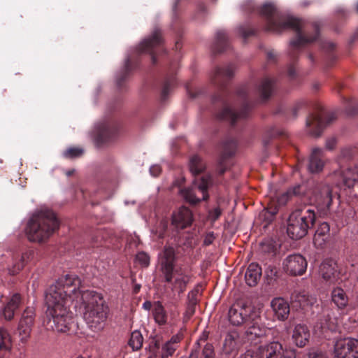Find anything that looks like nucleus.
Here are the masks:
<instances>
[{"label":"nucleus","mask_w":358,"mask_h":358,"mask_svg":"<svg viewBox=\"0 0 358 358\" xmlns=\"http://www.w3.org/2000/svg\"><path fill=\"white\" fill-rule=\"evenodd\" d=\"M80 285L78 276L66 275L49 287L45 295L48 329L64 333L69 329L72 320L71 305L83 315L92 331L97 332L103 329L109 309L103 295L94 290H80Z\"/></svg>","instance_id":"f257e3e1"},{"label":"nucleus","mask_w":358,"mask_h":358,"mask_svg":"<svg viewBox=\"0 0 358 358\" xmlns=\"http://www.w3.org/2000/svg\"><path fill=\"white\" fill-rule=\"evenodd\" d=\"M59 228L55 213L49 209L36 212L29 220L25 231L31 241L42 242L48 239Z\"/></svg>","instance_id":"f03ea898"},{"label":"nucleus","mask_w":358,"mask_h":358,"mask_svg":"<svg viewBox=\"0 0 358 358\" xmlns=\"http://www.w3.org/2000/svg\"><path fill=\"white\" fill-rule=\"evenodd\" d=\"M262 13L268 17L267 24L268 30L280 32L284 29L291 28L298 33L296 40L292 42L293 45H299L305 43L312 42L317 37V36H315L308 38L302 36L300 32L301 21L292 17H285L275 14V8L271 3L264 4L262 8Z\"/></svg>","instance_id":"7ed1b4c3"},{"label":"nucleus","mask_w":358,"mask_h":358,"mask_svg":"<svg viewBox=\"0 0 358 358\" xmlns=\"http://www.w3.org/2000/svg\"><path fill=\"white\" fill-rule=\"evenodd\" d=\"M315 218L314 210L309 208H303L292 212L287 221V235L295 240L304 237L308 229L313 224Z\"/></svg>","instance_id":"20e7f679"},{"label":"nucleus","mask_w":358,"mask_h":358,"mask_svg":"<svg viewBox=\"0 0 358 358\" xmlns=\"http://www.w3.org/2000/svg\"><path fill=\"white\" fill-rule=\"evenodd\" d=\"M210 184V178H201L199 180L194 181L193 187L180 189V196L192 204L197 203L201 200H206L208 197L207 189Z\"/></svg>","instance_id":"39448f33"},{"label":"nucleus","mask_w":358,"mask_h":358,"mask_svg":"<svg viewBox=\"0 0 358 358\" xmlns=\"http://www.w3.org/2000/svg\"><path fill=\"white\" fill-rule=\"evenodd\" d=\"M257 317V314L254 308L243 301L234 303L229 308L228 313L229 320L234 326H238L250 320H254Z\"/></svg>","instance_id":"423d86ee"},{"label":"nucleus","mask_w":358,"mask_h":358,"mask_svg":"<svg viewBox=\"0 0 358 358\" xmlns=\"http://www.w3.org/2000/svg\"><path fill=\"white\" fill-rule=\"evenodd\" d=\"M333 355L334 358H358V339L346 337L336 340Z\"/></svg>","instance_id":"0eeeda50"},{"label":"nucleus","mask_w":358,"mask_h":358,"mask_svg":"<svg viewBox=\"0 0 358 358\" xmlns=\"http://www.w3.org/2000/svg\"><path fill=\"white\" fill-rule=\"evenodd\" d=\"M164 280L170 285L173 292L182 293L187 287L191 279L189 271L182 266L177 267L169 273V276H163Z\"/></svg>","instance_id":"6e6552de"},{"label":"nucleus","mask_w":358,"mask_h":358,"mask_svg":"<svg viewBox=\"0 0 358 358\" xmlns=\"http://www.w3.org/2000/svg\"><path fill=\"white\" fill-rule=\"evenodd\" d=\"M261 358H296L294 350L283 348L278 341H272L258 348Z\"/></svg>","instance_id":"1a4fd4ad"},{"label":"nucleus","mask_w":358,"mask_h":358,"mask_svg":"<svg viewBox=\"0 0 358 358\" xmlns=\"http://www.w3.org/2000/svg\"><path fill=\"white\" fill-rule=\"evenodd\" d=\"M307 266L306 259L300 254L288 255L282 262V270L287 275L292 276L303 275L306 271Z\"/></svg>","instance_id":"9d476101"},{"label":"nucleus","mask_w":358,"mask_h":358,"mask_svg":"<svg viewBox=\"0 0 358 358\" xmlns=\"http://www.w3.org/2000/svg\"><path fill=\"white\" fill-rule=\"evenodd\" d=\"M333 177L338 180L336 185L341 189H351L358 183V167H350L336 171Z\"/></svg>","instance_id":"9b49d317"},{"label":"nucleus","mask_w":358,"mask_h":358,"mask_svg":"<svg viewBox=\"0 0 358 358\" xmlns=\"http://www.w3.org/2000/svg\"><path fill=\"white\" fill-rule=\"evenodd\" d=\"M319 274L322 280L328 285L334 284L340 279L338 264L331 259H325L321 263Z\"/></svg>","instance_id":"f8f14e48"},{"label":"nucleus","mask_w":358,"mask_h":358,"mask_svg":"<svg viewBox=\"0 0 358 358\" xmlns=\"http://www.w3.org/2000/svg\"><path fill=\"white\" fill-rule=\"evenodd\" d=\"M34 315V310L31 307L25 309L22 313L17 327V333L22 342L27 341L30 336Z\"/></svg>","instance_id":"ddd939ff"},{"label":"nucleus","mask_w":358,"mask_h":358,"mask_svg":"<svg viewBox=\"0 0 358 358\" xmlns=\"http://www.w3.org/2000/svg\"><path fill=\"white\" fill-rule=\"evenodd\" d=\"M176 255L173 248H165L159 256V269L162 276H169V273L175 270Z\"/></svg>","instance_id":"4468645a"},{"label":"nucleus","mask_w":358,"mask_h":358,"mask_svg":"<svg viewBox=\"0 0 358 358\" xmlns=\"http://www.w3.org/2000/svg\"><path fill=\"white\" fill-rule=\"evenodd\" d=\"M192 213L186 207L182 206L173 213L172 224L177 228H186L192 223Z\"/></svg>","instance_id":"2eb2a0df"},{"label":"nucleus","mask_w":358,"mask_h":358,"mask_svg":"<svg viewBox=\"0 0 358 358\" xmlns=\"http://www.w3.org/2000/svg\"><path fill=\"white\" fill-rule=\"evenodd\" d=\"M271 307L274 317L280 321H285L288 318L290 312L289 303L282 297H276L271 300Z\"/></svg>","instance_id":"dca6fc26"},{"label":"nucleus","mask_w":358,"mask_h":358,"mask_svg":"<svg viewBox=\"0 0 358 358\" xmlns=\"http://www.w3.org/2000/svg\"><path fill=\"white\" fill-rule=\"evenodd\" d=\"M257 317L254 320L248 321V326L245 331L246 338L250 341H254L256 338L264 337L268 329L264 325L259 324Z\"/></svg>","instance_id":"f3484780"},{"label":"nucleus","mask_w":358,"mask_h":358,"mask_svg":"<svg viewBox=\"0 0 358 358\" xmlns=\"http://www.w3.org/2000/svg\"><path fill=\"white\" fill-rule=\"evenodd\" d=\"M306 130L309 135L318 137L322 134L324 124L319 114L311 115L306 120Z\"/></svg>","instance_id":"a211bd4d"},{"label":"nucleus","mask_w":358,"mask_h":358,"mask_svg":"<svg viewBox=\"0 0 358 358\" xmlns=\"http://www.w3.org/2000/svg\"><path fill=\"white\" fill-rule=\"evenodd\" d=\"M332 189L329 185L321 186L315 194L314 202L321 207H329L332 201Z\"/></svg>","instance_id":"6ab92c4d"},{"label":"nucleus","mask_w":358,"mask_h":358,"mask_svg":"<svg viewBox=\"0 0 358 358\" xmlns=\"http://www.w3.org/2000/svg\"><path fill=\"white\" fill-rule=\"evenodd\" d=\"M116 136V129L105 126L99 129L98 134L94 137V141L97 147H101L115 140Z\"/></svg>","instance_id":"aec40b11"},{"label":"nucleus","mask_w":358,"mask_h":358,"mask_svg":"<svg viewBox=\"0 0 358 358\" xmlns=\"http://www.w3.org/2000/svg\"><path fill=\"white\" fill-rule=\"evenodd\" d=\"M310 331L304 324H296L293 330L292 339L296 346L304 347L309 341Z\"/></svg>","instance_id":"412c9836"},{"label":"nucleus","mask_w":358,"mask_h":358,"mask_svg":"<svg viewBox=\"0 0 358 358\" xmlns=\"http://www.w3.org/2000/svg\"><path fill=\"white\" fill-rule=\"evenodd\" d=\"M262 276L261 267L255 263L250 264L245 274L246 283L252 287L257 284Z\"/></svg>","instance_id":"4be33fe9"},{"label":"nucleus","mask_w":358,"mask_h":358,"mask_svg":"<svg viewBox=\"0 0 358 358\" xmlns=\"http://www.w3.org/2000/svg\"><path fill=\"white\" fill-rule=\"evenodd\" d=\"M322 153L321 149L314 148L313 150L308 166V170L311 173H318L322 170L324 162L321 159Z\"/></svg>","instance_id":"5701e85b"},{"label":"nucleus","mask_w":358,"mask_h":358,"mask_svg":"<svg viewBox=\"0 0 358 358\" xmlns=\"http://www.w3.org/2000/svg\"><path fill=\"white\" fill-rule=\"evenodd\" d=\"M180 340V336L174 335L170 340L163 344L162 347L161 358H169V357H172L177 350Z\"/></svg>","instance_id":"b1692460"},{"label":"nucleus","mask_w":358,"mask_h":358,"mask_svg":"<svg viewBox=\"0 0 358 358\" xmlns=\"http://www.w3.org/2000/svg\"><path fill=\"white\" fill-rule=\"evenodd\" d=\"M278 212V208L274 201L269 203V206L262 210L259 215L258 219L263 224L264 227H266L274 219Z\"/></svg>","instance_id":"393cba45"},{"label":"nucleus","mask_w":358,"mask_h":358,"mask_svg":"<svg viewBox=\"0 0 358 358\" xmlns=\"http://www.w3.org/2000/svg\"><path fill=\"white\" fill-rule=\"evenodd\" d=\"M21 298L18 294H15L7 303L3 310V315L7 320H10L14 316L15 310H17L20 304Z\"/></svg>","instance_id":"a878e982"},{"label":"nucleus","mask_w":358,"mask_h":358,"mask_svg":"<svg viewBox=\"0 0 358 358\" xmlns=\"http://www.w3.org/2000/svg\"><path fill=\"white\" fill-rule=\"evenodd\" d=\"M331 300L340 309L345 308L348 303V297L345 292L341 287H335L331 292Z\"/></svg>","instance_id":"bb28decb"},{"label":"nucleus","mask_w":358,"mask_h":358,"mask_svg":"<svg viewBox=\"0 0 358 358\" xmlns=\"http://www.w3.org/2000/svg\"><path fill=\"white\" fill-rule=\"evenodd\" d=\"M292 299L303 308L312 306L315 301V299L305 291L295 292L292 294Z\"/></svg>","instance_id":"cd10ccee"},{"label":"nucleus","mask_w":358,"mask_h":358,"mask_svg":"<svg viewBox=\"0 0 358 358\" xmlns=\"http://www.w3.org/2000/svg\"><path fill=\"white\" fill-rule=\"evenodd\" d=\"M162 41L161 37V33L159 30H155L148 38L145 39L140 44V48L141 51L148 50L158 45Z\"/></svg>","instance_id":"c85d7f7f"},{"label":"nucleus","mask_w":358,"mask_h":358,"mask_svg":"<svg viewBox=\"0 0 358 358\" xmlns=\"http://www.w3.org/2000/svg\"><path fill=\"white\" fill-rule=\"evenodd\" d=\"M153 316L155 322L160 325L164 324L167 322V314L163 306L159 301L154 303Z\"/></svg>","instance_id":"c756f323"},{"label":"nucleus","mask_w":358,"mask_h":358,"mask_svg":"<svg viewBox=\"0 0 358 358\" xmlns=\"http://www.w3.org/2000/svg\"><path fill=\"white\" fill-rule=\"evenodd\" d=\"M30 253H24L22 255H18L15 257L13 259V262L12 264V267L9 268V272L14 275L18 273L24 266V262L27 259L29 258Z\"/></svg>","instance_id":"7c9ffc66"},{"label":"nucleus","mask_w":358,"mask_h":358,"mask_svg":"<svg viewBox=\"0 0 358 358\" xmlns=\"http://www.w3.org/2000/svg\"><path fill=\"white\" fill-rule=\"evenodd\" d=\"M206 168V164L198 155L192 157L189 161V169L194 175L201 173Z\"/></svg>","instance_id":"2f4dec72"},{"label":"nucleus","mask_w":358,"mask_h":358,"mask_svg":"<svg viewBox=\"0 0 358 358\" xmlns=\"http://www.w3.org/2000/svg\"><path fill=\"white\" fill-rule=\"evenodd\" d=\"M12 347L11 337L6 330L0 328V352L10 351Z\"/></svg>","instance_id":"473e14b6"},{"label":"nucleus","mask_w":358,"mask_h":358,"mask_svg":"<svg viewBox=\"0 0 358 358\" xmlns=\"http://www.w3.org/2000/svg\"><path fill=\"white\" fill-rule=\"evenodd\" d=\"M236 334H229L224 340L223 349L225 353L230 354L236 350L237 347Z\"/></svg>","instance_id":"72a5a7b5"},{"label":"nucleus","mask_w":358,"mask_h":358,"mask_svg":"<svg viewBox=\"0 0 358 358\" xmlns=\"http://www.w3.org/2000/svg\"><path fill=\"white\" fill-rule=\"evenodd\" d=\"M273 90V80L268 78L263 79L262 81L259 92L262 97L266 99L271 94Z\"/></svg>","instance_id":"f704fd0d"},{"label":"nucleus","mask_w":358,"mask_h":358,"mask_svg":"<svg viewBox=\"0 0 358 358\" xmlns=\"http://www.w3.org/2000/svg\"><path fill=\"white\" fill-rule=\"evenodd\" d=\"M299 187H295L293 189H290L286 192L281 193L278 197L276 203L278 206H283L287 203L289 198L292 195H296L299 194V191L298 190Z\"/></svg>","instance_id":"c9c22d12"},{"label":"nucleus","mask_w":358,"mask_h":358,"mask_svg":"<svg viewBox=\"0 0 358 358\" xmlns=\"http://www.w3.org/2000/svg\"><path fill=\"white\" fill-rule=\"evenodd\" d=\"M143 340V336L141 333L138 331H135L132 332L131 335L129 345L133 350H138L142 347Z\"/></svg>","instance_id":"e433bc0d"},{"label":"nucleus","mask_w":358,"mask_h":358,"mask_svg":"<svg viewBox=\"0 0 358 358\" xmlns=\"http://www.w3.org/2000/svg\"><path fill=\"white\" fill-rule=\"evenodd\" d=\"M243 117L242 114H238L229 108H226L222 113L221 117L228 119L234 123L237 119Z\"/></svg>","instance_id":"4c0bfd02"},{"label":"nucleus","mask_w":358,"mask_h":358,"mask_svg":"<svg viewBox=\"0 0 358 358\" xmlns=\"http://www.w3.org/2000/svg\"><path fill=\"white\" fill-rule=\"evenodd\" d=\"M135 261L142 267H148L150 264V257L145 252H139L136 255Z\"/></svg>","instance_id":"58836bf2"},{"label":"nucleus","mask_w":358,"mask_h":358,"mask_svg":"<svg viewBox=\"0 0 358 358\" xmlns=\"http://www.w3.org/2000/svg\"><path fill=\"white\" fill-rule=\"evenodd\" d=\"M327 236H320L319 233H315L313 238L314 245L317 248H322L328 241Z\"/></svg>","instance_id":"ea45409f"},{"label":"nucleus","mask_w":358,"mask_h":358,"mask_svg":"<svg viewBox=\"0 0 358 358\" xmlns=\"http://www.w3.org/2000/svg\"><path fill=\"white\" fill-rule=\"evenodd\" d=\"M215 352L213 346L211 344H206L203 350L200 358H214Z\"/></svg>","instance_id":"a19ab883"},{"label":"nucleus","mask_w":358,"mask_h":358,"mask_svg":"<svg viewBox=\"0 0 358 358\" xmlns=\"http://www.w3.org/2000/svg\"><path fill=\"white\" fill-rule=\"evenodd\" d=\"M83 150L78 148H71L67 149L64 152V156L67 158H74L80 156Z\"/></svg>","instance_id":"79ce46f5"},{"label":"nucleus","mask_w":358,"mask_h":358,"mask_svg":"<svg viewBox=\"0 0 358 358\" xmlns=\"http://www.w3.org/2000/svg\"><path fill=\"white\" fill-rule=\"evenodd\" d=\"M200 294L199 289H196L192 291H191L188 294V303L187 304L191 306H196L198 302V297Z\"/></svg>","instance_id":"37998d69"},{"label":"nucleus","mask_w":358,"mask_h":358,"mask_svg":"<svg viewBox=\"0 0 358 358\" xmlns=\"http://www.w3.org/2000/svg\"><path fill=\"white\" fill-rule=\"evenodd\" d=\"M315 233H319L320 236L329 238V226L327 222H322L319 226Z\"/></svg>","instance_id":"c03bdc74"},{"label":"nucleus","mask_w":358,"mask_h":358,"mask_svg":"<svg viewBox=\"0 0 358 358\" xmlns=\"http://www.w3.org/2000/svg\"><path fill=\"white\" fill-rule=\"evenodd\" d=\"M222 214V210L219 207H217L214 208L213 210H210L208 213V219L212 222H214L216 221L220 216Z\"/></svg>","instance_id":"a18cd8bd"},{"label":"nucleus","mask_w":358,"mask_h":358,"mask_svg":"<svg viewBox=\"0 0 358 358\" xmlns=\"http://www.w3.org/2000/svg\"><path fill=\"white\" fill-rule=\"evenodd\" d=\"M308 358H328V356L326 352L318 350H314L309 352Z\"/></svg>","instance_id":"49530a36"},{"label":"nucleus","mask_w":358,"mask_h":358,"mask_svg":"<svg viewBox=\"0 0 358 358\" xmlns=\"http://www.w3.org/2000/svg\"><path fill=\"white\" fill-rule=\"evenodd\" d=\"M241 358H261V357L257 348L256 351L252 350L246 351V352L243 355Z\"/></svg>","instance_id":"de8ad7c7"},{"label":"nucleus","mask_w":358,"mask_h":358,"mask_svg":"<svg viewBox=\"0 0 358 358\" xmlns=\"http://www.w3.org/2000/svg\"><path fill=\"white\" fill-rule=\"evenodd\" d=\"M234 67L232 66H228L225 68L224 69H219L218 73L224 76L230 77L234 73Z\"/></svg>","instance_id":"09e8293b"},{"label":"nucleus","mask_w":358,"mask_h":358,"mask_svg":"<svg viewBox=\"0 0 358 358\" xmlns=\"http://www.w3.org/2000/svg\"><path fill=\"white\" fill-rule=\"evenodd\" d=\"M195 308H196L195 306H191V305L187 304V310L185 313V317L187 319L190 318V317L192 315H193V314L194 313V311H195Z\"/></svg>","instance_id":"8fccbe9b"},{"label":"nucleus","mask_w":358,"mask_h":358,"mask_svg":"<svg viewBox=\"0 0 358 358\" xmlns=\"http://www.w3.org/2000/svg\"><path fill=\"white\" fill-rule=\"evenodd\" d=\"M215 240V236L213 233H208L204 238L203 243L206 245H210Z\"/></svg>","instance_id":"3c124183"},{"label":"nucleus","mask_w":358,"mask_h":358,"mask_svg":"<svg viewBox=\"0 0 358 358\" xmlns=\"http://www.w3.org/2000/svg\"><path fill=\"white\" fill-rule=\"evenodd\" d=\"M150 171L154 176H157L161 172V167L159 165H153L150 167Z\"/></svg>","instance_id":"603ef678"},{"label":"nucleus","mask_w":358,"mask_h":358,"mask_svg":"<svg viewBox=\"0 0 358 358\" xmlns=\"http://www.w3.org/2000/svg\"><path fill=\"white\" fill-rule=\"evenodd\" d=\"M336 144V140L334 138L329 139L326 143V147L328 149H332Z\"/></svg>","instance_id":"864d4df0"},{"label":"nucleus","mask_w":358,"mask_h":358,"mask_svg":"<svg viewBox=\"0 0 358 358\" xmlns=\"http://www.w3.org/2000/svg\"><path fill=\"white\" fill-rule=\"evenodd\" d=\"M218 41L222 42L226 39V36L224 32H219L217 36Z\"/></svg>","instance_id":"5fc2aeb1"},{"label":"nucleus","mask_w":358,"mask_h":358,"mask_svg":"<svg viewBox=\"0 0 358 358\" xmlns=\"http://www.w3.org/2000/svg\"><path fill=\"white\" fill-rule=\"evenodd\" d=\"M143 307L145 310H150L151 308V307H152V303L150 301H145V302L143 303Z\"/></svg>","instance_id":"6e6d98bb"},{"label":"nucleus","mask_w":358,"mask_h":358,"mask_svg":"<svg viewBox=\"0 0 358 358\" xmlns=\"http://www.w3.org/2000/svg\"><path fill=\"white\" fill-rule=\"evenodd\" d=\"M328 45L329 46V49H333L335 46V45L333 43H328Z\"/></svg>","instance_id":"4d7b16f0"},{"label":"nucleus","mask_w":358,"mask_h":358,"mask_svg":"<svg viewBox=\"0 0 358 358\" xmlns=\"http://www.w3.org/2000/svg\"><path fill=\"white\" fill-rule=\"evenodd\" d=\"M140 287H141L140 285H136L135 286V289H134L135 292H138L139 291V289H140Z\"/></svg>","instance_id":"13d9d810"},{"label":"nucleus","mask_w":358,"mask_h":358,"mask_svg":"<svg viewBox=\"0 0 358 358\" xmlns=\"http://www.w3.org/2000/svg\"><path fill=\"white\" fill-rule=\"evenodd\" d=\"M268 57L269 59H272V58L273 57V53H271V52H268Z\"/></svg>","instance_id":"bf43d9fd"},{"label":"nucleus","mask_w":358,"mask_h":358,"mask_svg":"<svg viewBox=\"0 0 358 358\" xmlns=\"http://www.w3.org/2000/svg\"><path fill=\"white\" fill-rule=\"evenodd\" d=\"M299 188H301V193L303 192V189H304V187L303 185H301V186H299ZM299 192H300V189H298Z\"/></svg>","instance_id":"052dcab7"},{"label":"nucleus","mask_w":358,"mask_h":358,"mask_svg":"<svg viewBox=\"0 0 358 358\" xmlns=\"http://www.w3.org/2000/svg\"><path fill=\"white\" fill-rule=\"evenodd\" d=\"M161 224L162 225L163 230L164 231L166 228V224L164 223H161Z\"/></svg>","instance_id":"680f3d73"},{"label":"nucleus","mask_w":358,"mask_h":358,"mask_svg":"<svg viewBox=\"0 0 358 358\" xmlns=\"http://www.w3.org/2000/svg\"><path fill=\"white\" fill-rule=\"evenodd\" d=\"M72 173H73V171H69V172H67V173H66V174H67L68 176H70V175H71V174H72Z\"/></svg>","instance_id":"e2e57ef3"},{"label":"nucleus","mask_w":358,"mask_h":358,"mask_svg":"<svg viewBox=\"0 0 358 358\" xmlns=\"http://www.w3.org/2000/svg\"><path fill=\"white\" fill-rule=\"evenodd\" d=\"M189 358H196V357L194 355H191Z\"/></svg>","instance_id":"0e129e2a"},{"label":"nucleus","mask_w":358,"mask_h":358,"mask_svg":"<svg viewBox=\"0 0 358 358\" xmlns=\"http://www.w3.org/2000/svg\"><path fill=\"white\" fill-rule=\"evenodd\" d=\"M333 118H334L333 117H329V122H331V120Z\"/></svg>","instance_id":"69168bd1"},{"label":"nucleus","mask_w":358,"mask_h":358,"mask_svg":"<svg viewBox=\"0 0 358 358\" xmlns=\"http://www.w3.org/2000/svg\"><path fill=\"white\" fill-rule=\"evenodd\" d=\"M166 92V89L163 90V93L164 94Z\"/></svg>","instance_id":"338daca9"},{"label":"nucleus","mask_w":358,"mask_h":358,"mask_svg":"<svg viewBox=\"0 0 358 358\" xmlns=\"http://www.w3.org/2000/svg\"><path fill=\"white\" fill-rule=\"evenodd\" d=\"M357 11H358V3H357Z\"/></svg>","instance_id":"774afa93"}]
</instances>
